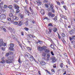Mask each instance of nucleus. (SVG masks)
I'll list each match as a JSON object with an SVG mask.
<instances>
[{
	"label": "nucleus",
	"mask_w": 75,
	"mask_h": 75,
	"mask_svg": "<svg viewBox=\"0 0 75 75\" xmlns=\"http://www.w3.org/2000/svg\"><path fill=\"white\" fill-rule=\"evenodd\" d=\"M65 34H64V33H62V36H61V39L62 40V41L64 43L65 42V41L64 40V38H65Z\"/></svg>",
	"instance_id": "1"
},
{
	"label": "nucleus",
	"mask_w": 75,
	"mask_h": 75,
	"mask_svg": "<svg viewBox=\"0 0 75 75\" xmlns=\"http://www.w3.org/2000/svg\"><path fill=\"white\" fill-rule=\"evenodd\" d=\"M6 16L4 14H1V16H0V18L2 20H4V19L6 18Z\"/></svg>",
	"instance_id": "2"
},
{
	"label": "nucleus",
	"mask_w": 75,
	"mask_h": 75,
	"mask_svg": "<svg viewBox=\"0 0 75 75\" xmlns=\"http://www.w3.org/2000/svg\"><path fill=\"white\" fill-rule=\"evenodd\" d=\"M29 10L30 12V13L31 14H33V9L32 7L30 6L29 8Z\"/></svg>",
	"instance_id": "3"
},
{
	"label": "nucleus",
	"mask_w": 75,
	"mask_h": 75,
	"mask_svg": "<svg viewBox=\"0 0 75 75\" xmlns=\"http://www.w3.org/2000/svg\"><path fill=\"white\" fill-rule=\"evenodd\" d=\"M6 62L8 64H11V63L13 62V61H11L10 59H8V60H6Z\"/></svg>",
	"instance_id": "4"
},
{
	"label": "nucleus",
	"mask_w": 75,
	"mask_h": 75,
	"mask_svg": "<svg viewBox=\"0 0 75 75\" xmlns=\"http://www.w3.org/2000/svg\"><path fill=\"white\" fill-rule=\"evenodd\" d=\"M51 60H52V62H56V59H55V57L54 56H52L51 58Z\"/></svg>",
	"instance_id": "5"
},
{
	"label": "nucleus",
	"mask_w": 75,
	"mask_h": 75,
	"mask_svg": "<svg viewBox=\"0 0 75 75\" xmlns=\"http://www.w3.org/2000/svg\"><path fill=\"white\" fill-rule=\"evenodd\" d=\"M13 7L15 9H18L19 8V6H18L16 4H13Z\"/></svg>",
	"instance_id": "6"
},
{
	"label": "nucleus",
	"mask_w": 75,
	"mask_h": 75,
	"mask_svg": "<svg viewBox=\"0 0 75 75\" xmlns=\"http://www.w3.org/2000/svg\"><path fill=\"white\" fill-rule=\"evenodd\" d=\"M23 23V22L22 21H18V24L17 26H21V25H22Z\"/></svg>",
	"instance_id": "7"
},
{
	"label": "nucleus",
	"mask_w": 75,
	"mask_h": 75,
	"mask_svg": "<svg viewBox=\"0 0 75 75\" xmlns=\"http://www.w3.org/2000/svg\"><path fill=\"white\" fill-rule=\"evenodd\" d=\"M13 19L14 21H17L18 20V18L15 16L13 17Z\"/></svg>",
	"instance_id": "8"
},
{
	"label": "nucleus",
	"mask_w": 75,
	"mask_h": 75,
	"mask_svg": "<svg viewBox=\"0 0 75 75\" xmlns=\"http://www.w3.org/2000/svg\"><path fill=\"white\" fill-rule=\"evenodd\" d=\"M69 38L70 41H72L73 40H75V35L72 36L71 37L70 36Z\"/></svg>",
	"instance_id": "9"
},
{
	"label": "nucleus",
	"mask_w": 75,
	"mask_h": 75,
	"mask_svg": "<svg viewBox=\"0 0 75 75\" xmlns=\"http://www.w3.org/2000/svg\"><path fill=\"white\" fill-rule=\"evenodd\" d=\"M53 31L54 33H56L57 31H58V29L57 28L54 27L53 28Z\"/></svg>",
	"instance_id": "10"
},
{
	"label": "nucleus",
	"mask_w": 75,
	"mask_h": 75,
	"mask_svg": "<svg viewBox=\"0 0 75 75\" xmlns=\"http://www.w3.org/2000/svg\"><path fill=\"white\" fill-rule=\"evenodd\" d=\"M26 56H27L28 58H31V56H32V55L30 54L27 52L26 53Z\"/></svg>",
	"instance_id": "11"
},
{
	"label": "nucleus",
	"mask_w": 75,
	"mask_h": 75,
	"mask_svg": "<svg viewBox=\"0 0 75 75\" xmlns=\"http://www.w3.org/2000/svg\"><path fill=\"white\" fill-rule=\"evenodd\" d=\"M38 51H42V47L38 46Z\"/></svg>",
	"instance_id": "12"
},
{
	"label": "nucleus",
	"mask_w": 75,
	"mask_h": 75,
	"mask_svg": "<svg viewBox=\"0 0 75 75\" xmlns=\"http://www.w3.org/2000/svg\"><path fill=\"white\" fill-rule=\"evenodd\" d=\"M74 30H72L69 32V33L70 34H73L74 33Z\"/></svg>",
	"instance_id": "13"
},
{
	"label": "nucleus",
	"mask_w": 75,
	"mask_h": 75,
	"mask_svg": "<svg viewBox=\"0 0 75 75\" xmlns=\"http://www.w3.org/2000/svg\"><path fill=\"white\" fill-rule=\"evenodd\" d=\"M3 2H1V3H0V8H1L3 7Z\"/></svg>",
	"instance_id": "14"
},
{
	"label": "nucleus",
	"mask_w": 75,
	"mask_h": 75,
	"mask_svg": "<svg viewBox=\"0 0 75 75\" xmlns=\"http://www.w3.org/2000/svg\"><path fill=\"white\" fill-rule=\"evenodd\" d=\"M41 13L42 14V15H44L45 14V12H44V11L43 9L41 10Z\"/></svg>",
	"instance_id": "15"
},
{
	"label": "nucleus",
	"mask_w": 75,
	"mask_h": 75,
	"mask_svg": "<svg viewBox=\"0 0 75 75\" xmlns=\"http://www.w3.org/2000/svg\"><path fill=\"white\" fill-rule=\"evenodd\" d=\"M47 48V47L45 46L42 47V50H45V49Z\"/></svg>",
	"instance_id": "16"
},
{
	"label": "nucleus",
	"mask_w": 75,
	"mask_h": 75,
	"mask_svg": "<svg viewBox=\"0 0 75 75\" xmlns=\"http://www.w3.org/2000/svg\"><path fill=\"white\" fill-rule=\"evenodd\" d=\"M49 31L50 33H51L52 32V28L51 27H50L48 28Z\"/></svg>",
	"instance_id": "17"
},
{
	"label": "nucleus",
	"mask_w": 75,
	"mask_h": 75,
	"mask_svg": "<svg viewBox=\"0 0 75 75\" xmlns=\"http://www.w3.org/2000/svg\"><path fill=\"white\" fill-rule=\"evenodd\" d=\"M10 59L11 61H13V62L14 61V57H10Z\"/></svg>",
	"instance_id": "18"
},
{
	"label": "nucleus",
	"mask_w": 75,
	"mask_h": 75,
	"mask_svg": "<svg viewBox=\"0 0 75 75\" xmlns=\"http://www.w3.org/2000/svg\"><path fill=\"white\" fill-rule=\"evenodd\" d=\"M9 50L10 51H13L14 50V48L12 47H9Z\"/></svg>",
	"instance_id": "19"
},
{
	"label": "nucleus",
	"mask_w": 75,
	"mask_h": 75,
	"mask_svg": "<svg viewBox=\"0 0 75 75\" xmlns=\"http://www.w3.org/2000/svg\"><path fill=\"white\" fill-rule=\"evenodd\" d=\"M45 52L46 53H48V52H50V50L48 49H45Z\"/></svg>",
	"instance_id": "20"
},
{
	"label": "nucleus",
	"mask_w": 75,
	"mask_h": 75,
	"mask_svg": "<svg viewBox=\"0 0 75 75\" xmlns=\"http://www.w3.org/2000/svg\"><path fill=\"white\" fill-rule=\"evenodd\" d=\"M40 64H41L42 65H44L45 64V63L44 61H42L41 62Z\"/></svg>",
	"instance_id": "21"
},
{
	"label": "nucleus",
	"mask_w": 75,
	"mask_h": 75,
	"mask_svg": "<svg viewBox=\"0 0 75 75\" xmlns=\"http://www.w3.org/2000/svg\"><path fill=\"white\" fill-rule=\"evenodd\" d=\"M10 47H14V44L13 43H11L10 44Z\"/></svg>",
	"instance_id": "22"
},
{
	"label": "nucleus",
	"mask_w": 75,
	"mask_h": 75,
	"mask_svg": "<svg viewBox=\"0 0 75 75\" xmlns=\"http://www.w3.org/2000/svg\"><path fill=\"white\" fill-rule=\"evenodd\" d=\"M9 16L10 17H13V14L12 13H10L9 15Z\"/></svg>",
	"instance_id": "23"
},
{
	"label": "nucleus",
	"mask_w": 75,
	"mask_h": 75,
	"mask_svg": "<svg viewBox=\"0 0 75 75\" xmlns=\"http://www.w3.org/2000/svg\"><path fill=\"white\" fill-rule=\"evenodd\" d=\"M3 39L1 38L0 39V44H1L2 43H3Z\"/></svg>",
	"instance_id": "24"
},
{
	"label": "nucleus",
	"mask_w": 75,
	"mask_h": 75,
	"mask_svg": "<svg viewBox=\"0 0 75 75\" xmlns=\"http://www.w3.org/2000/svg\"><path fill=\"white\" fill-rule=\"evenodd\" d=\"M46 54H47V53H45V52H44L42 53V57H45V56H46Z\"/></svg>",
	"instance_id": "25"
},
{
	"label": "nucleus",
	"mask_w": 75,
	"mask_h": 75,
	"mask_svg": "<svg viewBox=\"0 0 75 75\" xmlns=\"http://www.w3.org/2000/svg\"><path fill=\"white\" fill-rule=\"evenodd\" d=\"M0 64H4L5 63V60H3L0 62Z\"/></svg>",
	"instance_id": "26"
},
{
	"label": "nucleus",
	"mask_w": 75,
	"mask_h": 75,
	"mask_svg": "<svg viewBox=\"0 0 75 75\" xmlns=\"http://www.w3.org/2000/svg\"><path fill=\"white\" fill-rule=\"evenodd\" d=\"M52 14V13L51 12H49L47 15L49 16V17H51V14Z\"/></svg>",
	"instance_id": "27"
},
{
	"label": "nucleus",
	"mask_w": 75,
	"mask_h": 75,
	"mask_svg": "<svg viewBox=\"0 0 75 75\" xmlns=\"http://www.w3.org/2000/svg\"><path fill=\"white\" fill-rule=\"evenodd\" d=\"M8 8H10V9L12 8H13V6H12L11 5H9L8 6Z\"/></svg>",
	"instance_id": "28"
},
{
	"label": "nucleus",
	"mask_w": 75,
	"mask_h": 75,
	"mask_svg": "<svg viewBox=\"0 0 75 75\" xmlns=\"http://www.w3.org/2000/svg\"><path fill=\"white\" fill-rule=\"evenodd\" d=\"M2 46H4V47H5L6 45V44L3 42V43H2Z\"/></svg>",
	"instance_id": "29"
},
{
	"label": "nucleus",
	"mask_w": 75,
	"mask_h": 75,
	"mask_svg": "<svg viewBox=\"0 0 75 75\" xmlns=\"http://www.w3.org/2000/svg\"><path fill=\"white\" fill-rule=\"evenodd\" d=\"M55 15L54 14H52L51 15V17H52V18L54 17H55Z\"/></svg>",
	"instance_id": "30"
},
{
	"label": "nucleus",
	"mask_w": 75,
	"mask_h": 75,
	"mask_svg": "<svg viewBox=\"0 0 75 75\" xmlns=\"http://www.w3.org/2000/svg\"><path fill=\"white\" fill-rule=\"evenodd\" d=\"M7 20L8 21H11V18L8 17L7 18Z\"/></svg>",
	"instance_id": "31"
},
{
	"label": "nucleus",
	"mask_w": 75,
	"mask_h": 75,
	"mask_svg": "<svg viewBox=\"0 0 75 75\" xmlns=\"http://www.w3.org/2000/svg\"><path fill=\"white\" fill-rule=\"evenodd\" d=\"M71 44H73V45H74V44H75V41H74V40H72V41L71 42Z\"/></svg>",
	"instance_id": "32"
},
{
	"label": "nucleus",
	"mask_w": 75,
	"mask_h": 75,
	"mask_svg": "<svg viewBox=\"0 0 75 75\" xmlns=\"http://www.w3.org/2000/svg\"><path fill=\"white\" fill-rule=\"evenodd\" d=\"M38 6H40V5H41V2H40V1H38Z\"/></svg>",
	"instance_id": "33"
},
{
	"label": "nucleus",
	"mask_w": 75,
	"mask_h": 75,
	"mask_svg": "<svg viewBox=\"0 0 75 75\" xmlns=\"http://www.w3.org/2000/svg\"><path fill=\"white\" fill-rule=\"evenodd\" d=\"M14 24H15V25H17V24H18V22H17V21L13 23Z\"/></svg>",
	"instance_id": "34"
},
{
	"label": "nucleus",
	"mask_w": 75,
	"mask_h": 75,
	"mask_svg": "<svg viewBox=\"0 0 75 75\" xmlns=\"http://www.w3.org/2000/svg\"><path fill=\"white\" fill-rule=\"evenodd\" d=\"M48 26H49V27H53V25H52V24L49 23L48 24Z\"/></svg>",
	"instance_id": "35"
},
{
	"label": "nucleus",
	"mask_w": 75,
	"mask_h": 75,
	"mask_svg": "<svg viewBox=\"0 0 75 75\" xmlns=\"http://www.w3.org/2000/svg\"><path fill=\"white\" fill-rule=\"evenodd\" d=\"M54 19L55 21H56L57 20V16H56L55 18H54Z\"/></svg>",
	"instance_id": "36"
},
{
	"label": "nucleus",
	"mask_w": 75,
	"mask_h": 75,
	"mask_svg": "<svg viewBox=\"0 0 75 75\" xmlns=\"http://www.w3.org/2000/svg\"><path fill=\"white\" fill-rule=\"evenodd\" d=\"M1 50H3V51H5V50H6V48H5V47H2L1 48Z\"/></svg>",
	"instance_id": "37"
},
{
	"label": "nucleus",
	"mask_w": 75,
	"mask_h": 75,
	"mask_svg": "<svg viewBox=\"0 0 75 75\" xmlns=\"http://www.w3.org/2000/svg\"><path fill=\"white\" fill-rule=\"evenodd\" d=\"M28 21H27L26 22H25V25L26 26H27V25H28Z\"/></svg>",
	"instance_id": "38"
},
{
	"label": "nucleus",
	"mask_w": 75,
	"mask_h": 75,
	"mask_svg": "<svg viewBox=\"0 0 75 75\" xmlns=\"http://www.w3.org/2000/svg\"><path fill=\"white\" fill-rule=\"evenodd\" d=\"M11 13H14V9H12L11 10Z\"/></svg>",
	"instance_id": "39"
},
{
	"label": "nucleus",
	"mask_w": 75,
	"mask_h": 75,
	"mask_svg": "<svg viewBox=\"0 0 75 75\" xmlns=\"http://www.w3.org/2000/svg\"><path fill=\"white\" fill-rule=\"evenodd\" d=\"M20 12V10L18 9H17L16 10V13H18Z\"/></svg>",
	"instance_id": "40"
},
{
	"label": "nucleus",
	"mask_w": 75,
	"mask_h": 75,
	"mask_svg": "<svg viewBox=\"0 0 75 75\" xmlns=\"http://www.w3.org/2000/svg\"><path fill=\"white\" fill-rule=\"evenodd\" d=\"M24 29H25V30H26V31H28L29 29L28 28H27V27H25L24 28Z\"/></svg>",
	"instance_id": "41"
},
{
	"label": "nucleus",
	"mask_w": 75,
	"mask_h": 75,
	"mask_svg": "<svg viewBox=\"0 0 75 75\" xmlns=\"http://www.w3.org/2000/svg\"><path fill=\"white\" fill-rule=\"evenodd\" d=\"M4 6V8H7V5H5Z\"/></svg>",
	"instance_id": "42"
},
{
	"label": "nucleus",
	"mask_w": 75,
	"mask_h": 75,
	"mask_svg": "<svg viewBox=\"0 0 75 75\" xmlns=\"http://www.w3.org/2000/svg\"><path fill=\"white\" fill-rule=\"evenodd\" d=\"M2 30H3L4 32H6L7 31L6 29L5 28H2Z\"/></svg>",
	"instance_id": "43"
},
{
	"label": "nucleus",
	"mask_w": 75,
	"mask_h": 75,
	"mask_svg": "<svg viewBox=\"0 0 75 75\" xmlns=\"http://www.w3.org/2000/svg\"><path fill=\"white\" fill-rule=\"evenodd\" d=\"M64 55L65 57H67V58H68V55H67V54L66 53H64Z\"/></svg>",
	"instance_id": "44"
},
{
	"label": "nucleus",
	"mask_w": 75,
	"mask_h": 75,
	"mask_svg": "<svg viewBox=\"0 0 75 75\" xmlns=\"http://www.w3.org/2000/svg\"><path fill=\"white\" fill-rule=\"evenodd\" d=\"M52 72H54V73H55V70L54 69H52L51 70Z\"/></svg>",
	"instance_id": "45"
},
{
	"label": "nucleus",
	"mask_w": 75,
	"mask_h": 75,
	"mask_svg": "<svg viewBox=\"0 0 75 75\" xmlns=\"http://www.w3.org/2000/svg\"><path fill=\"white\" fill-rule=\"evenodd\" d=\"M9 53L10 55H13V52L12 51L9 52Z\"/></svg>",
	"instance_id": "46"
},
{
	"label": "nucleus",
	"mask_w": 75,
	"mask_h": 75,
	"mask_svg": "<svg viewBox=\"0 0 75 75\" xmlns=\"http://www.w3.org/2000/svg\"><path fill=\"white\" fill-rule=\"evenodd\" d=\"M50 8H52V9H54V6L52 5H50Z\"/></svg>",
	"instance_id": "47"
},
{
	"label": "nucleus",
	"mask_w": 75,
	"mask_h": 75,
	"mask_svg": "<svg viewBox=\"0 0 75 75\" xmlns=\"http://www.w3.org/2000/svg\"><path fill=\"white\" fill-rule=\"evenodd\" d=\"M63 63H61L60 64V67L61 68H62L63 67Z\"/></svg>",
	"instance_id": "48"
},
{
	"label": "nucleus",
	"mask_w": 75,
	"mask_h": 75,
	"mask_svg": "<svg viewBox=\"0 0 75 75\" xmlns=\"http://www.w3.org/2000/svg\"><path fill=\"white\" fill-rule=\"evenodd\" d=\"M25 13H28V10H27V9H25Z\"/></svg>",
	"instance_id": "49"
},
{
	"label": "nucleus",
	"mask_w": 75,
	"mask_h": 75,
	"mask_svg": "<svg viewBox=\"0 0 75 75\" xmlns=\"http://www.w3.org/2000/svg\"><path fill=\"white\" fill-rule=\"evenodd\" d=\"M47 58H50V54H47Z\"/></svg>",
	"instance_id": "50"
},
{
	"label": "nucleus",
	"mask_w": 75,
	"mask_h": 75,
	"mask_svg": "<svg viewBox=\"0 0 75 75\" xmlns=\"http://www.w3.org/2000/svg\"><path fill=\"white\" fill-rule=\"evenodd\" d=\"M18 43L19 45L21 47H22V45H21V43H20V42H18Z\"/></svg>",
	"instance_id": "51"
},
{
	"label": "nucleus",
	"mask_w": 75,
	"mask_h": 75,
	"mask_svg": "<svg viewBox=\"0 0 75 75\" xmlns=\"http://www.w3.org/2000/svg\"><path fill=\"white\" fill-rule=\"evenodd\" d=\"M46 71H47V72L48 73V74H49L50 75H51V73H50V72L49 71H48L47 70H46Z\"/></svg>",
	"instance_id": "52"
},
{
	"label": "nucleus",
	"mask_w": 75,
	"mask_h": 75,
	"mask_svg": "<svg viewBox=\"0 0 75 75\" xmlns=\"http://www.w3.org/2000/svg\"><path fill=\"white\" fill-rule=\"evenodd\" d=\"M3 47V46L1 44H0V49L1 50V48Z\"/></svg>",
	"instance_id": "53"
},
{
	"label": "nucleus",
	"mask_w": 75,
	"mask_h": 75,
	"mask_svg": "<svg viewBox=\"0 0 75 75\" xmlns=\"http://www.w3.org/2000/svg\"><path fill=\"white\" fill-rule=\"evenodd\" d=\"M60 16L62 18H63V17H65V16H64L63 15L61 14Z\"/></svg>",
	"instance_id": "54"
},
{
	"label": "nucleus",
	"mask_w": 75,
	"mask_h": 75,
	"mask_svg": "<svg viewBox=\"0 0 75 75\" xmlns=\"http://www.w3.org/2000/svg\"><path fill=\"white\" fill-rule=\"evenodd\" d=\"M8 30H13V28L10 27L8 28Z\"/></svg>",
	"instance_id": "55"
},
{
	"label": "nucleus",
	"mask_w": 75,
	"mask_h": 75,
	"mask_svg": "<svg viewBox=\"0 0 75 75\" xmlns=\"http://www.w3.org/2000/svg\"><path fill=\"white\" fill-rule=\"evenodd\" d=\"M9 55V53H7L6 54V57H8V55Z\"/></svg>",
	"instance_id": "56"
},
{
	"label": "nucleus",
	"mask_w": 75,
	"mask_h": 75,
	"mask_svg": "<svg viewBox=\"0 0 75 75\" xmlns=\"http://www.w3.org/2000/svg\"><path fill=\"white\" fill-rule=\"evenodd\" d=\"M18 62L20 63H21V60H20V58H19L18 60Z\"/></svg>",
	"instance_id": "57"
},
{
	"label": "nucleus",
	"mask_w": 75,
	"mask_h": 75,
	"mask_svg": "<svg viewBox=\"0 0 75 75\" xmlns=\"http://www.w3.org/2000/svg\"><path fill=\"white\" fill-rule=\"evenodd\" d=\"M50 52L52 55H54V53H53V52L51 51Z\"/></svg>",
	"instance_id": "58"
},
{
	"label": "nucleus",
	"mask_w": 75,
	"mask_h": 75,
	"mask_svg": "<svg viewBox=\"0 0 75 75\" xmlns=\"http://www.w3.org/2000/svg\"><path fill=\"white\" fill-rule=\"evenodd\" d=\"M23 16H23V15H21L20 16L21 18H23Z\"/></svg>",
	"instance_id": "59"
},
{
	"label": "nucleus",
	"mask_w": 75,
	"mask_h": 75,
	"mask_svg": "<svg viewBox=\"0 0 75 75\" xmlns=\"http://www.w3.org/2000/svg\"><path fill=\"white\" fill-rule=\"evenodd\" d=\"M12 38H13V39H14V40H15L17 38H16V37H15L14 36H13L12 37Z\"/></svg>",
	"instance_id": "60"
},
{
	"label": "nucleus",
	"mask_w": 75,
	"mask_h": 75,
	"mask_svg": "<svg viewBox=\"0 0 75 75\" xmlns=\"http://www.w3.org/2000/svg\"><path fill=\"white\" fill-rule=\"evenodd\" d=\"M58 37L59 39H61V36H60L59 34H58Z\"/></svg>",
	"instance_id": "61"
},
{
	"label": "nucleus",
	"mask_w": 75,
	"mask_h": 75,
	"mask_svg": "<svg viewBox=\"0 0 75 75\" xmlns=\"http://www.w3.org/2000/svg\"><path fill=\"white\" fill-rule=\"evenodd\" d=\"M45 6H46V7L48 8V5L47 4H45Z\"/></svg>",
	"instance_id": "62"
},
{
	"label": "nucleus",
	"mask_w": 75,
	"mask_h": 75,
	"mask_svg": "<svg viewBox=\"0 0 75 75\" xmlns=\"http://www.w3.org/2000/svg\"><path fill=\"white\" fill-rule=\"evenodd\" d=\"M63 8H64V9H65V10H67V8H66V6H63Z\"/></svg>",
	"instance_id": "63"
},
{
	"label": "nucleus",
	"mask_w": 75,
	"mask_h": 75,
	"mask_svg": "<svg viewBox=\"0 0 75 75\" xmlns=\"http://www.w3.org/2000/svg\"><path fill=\"white\" fill-rule=\"evenodd\" d=\"M67 28H71V25H70L68 26Z\"/></svg>",
	"instance_id": "64"
}]
</instances>
